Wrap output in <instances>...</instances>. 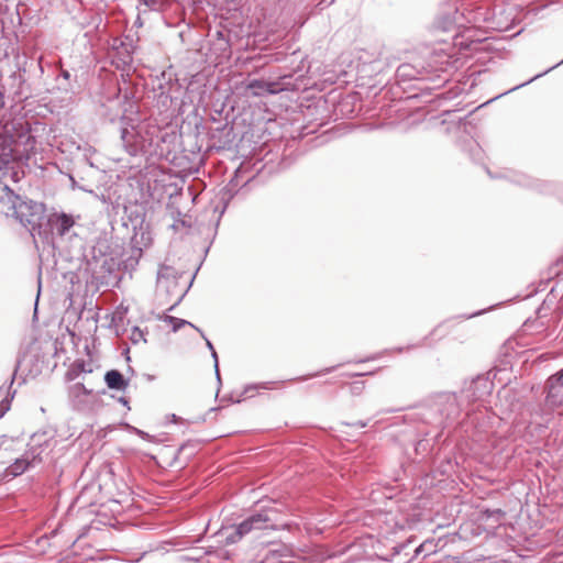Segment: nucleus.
<instances>
[{"mask_svg": "<svg viewBox=\"0 0 563 563\" xmlns=\"http://www.w3.org/2000/svg\"><path fill=\"white\" fill-rule=\"evenodd\" d=\"M247 89L252 91L254 97H261L265 93L274 95L280 89L276 82H267L264 80L254 79L247 84Z\"/></svg>", "mask_w": 563, "mask_h": 563, "instance_id": "7", "label": "nucleus"}, {"mask_svg": "<svg viewBox=\"0 0 563 563\" xmlns=\"http://www.w3.org/2000/svg\"><path fill=\"white\" fill-rule=\"evenodd\" d=\"M12 136L0 133V170L7 168L13 158Z\"/></svg>", "mask_w": 563, "mask_h": 563, "instance_id": "6", "label": "nucleus"}, {"mask_svg": "<svg viewBox=\"0 0 563 563\" xmlns=\"http://www.w3.org/2000/svg\"><path fill=\"white\" fill-rule=\"evenodd\" d=\"M558 383L563 384V369L560 373H558L556 375H553L549 378V384L551 387H553Z\"/></svg>", "mask_w": 563, "mask_h": 563, "instance_id": "14", "label": "nucleus"}, {"mask_svg": "<svg viewBox=\"0 0 563 563\" xmlns=\"http://www.w3.org/2000/svg\"><path fill=\"white\" fill-rule=\"evenodd\" d=\"M90 394H92V389L87 388L82 383H77L70 387V395L73 397Z\"/></svg>", "mask_w": 563, "mask_h": 563, "instance_id": "13", "label": "nucleus"}, {"mask_svg": "<svg viewBox=\"0 0 563 563\" xmlns=\"http://www.w3.org/2000/svg\"><path fill=\"white\" fill-rule=\"evenodd\" d=\"M206 343H207L208 349H209L211 352H212V351H214L212 343H211L208 339H206Z\"/></svg>", "mask_w": 563, "mask_h": 563, "instance_id": "19", "label": "nucleus"}, {"mask_svg": "<svg viewBox=\"0 0 563 563\" xmlns=\"http://www.w3.org/2000/svg\"><path fill=\"white\" fill-rule=\"evenodd\" d=\"M47 224L51 227V232H47L48 235L53 233V230H56L59 236H64L74 227L75 220L67 213L55 212L48 216Z\"/></svg>", "mask_w": 563, "mask_h": 563, "instance_id": "5", "label": "nucleus"}, {"mask_svg": "<svg viewBox=\"0 0 563 563\" xmlns=\"http://www.w3.org/2000/svg\"><path fill=\"white\" fill-rule=\"evenodd\" d=\"M92 364L90 362L85 361H76L73 363L70 368L67 372V377L69 380H75L82 373H91Z\"/></svg>", "mask_w": 563, "mask_h": 563, "instance_id": "10", "label": "nucleus"}, {"mask_svg": "<svg viewBox=\"0 0 563 563\" xmlns=\"http://www.w3.org/2000/svg\"><path fill=\"white\" fill-rule=\"evenodd\" d=\"M273 528V523L267 514H255L243 520L235 530L227 537L229 543H235L241 540L245 534L253 530H263Z\"/></svg>", "mask_w": 563, "mask_h": 563, "instance_id": "3", "label": "nucleus"}, {"mask_svg": "<svg viewBox=\"0 0 563 563\" xmlns=\"http://www.w3.org/2000/svg\"><path fill=\"white\" fill-rule=\"evenodd\" d=\"M357 424H358L361 428L366 427V422H358Z\"/></svg>", "mask_w": 563, "mask_h": 563, "instance_id": "23", "label": "nucleus"}, {"mask_svg": "<svg viewBox=\"0 0 563 563\" xmlns=\"http://www.w3.org/2000/svg\"><path fill=\"white\" fill-rule=\"evenodd\" d=\"M5 106V97H4V89L0 86V112L3 110Z\"/></svg>", "mask_w": 563, "mask_h": 563, "instance_id": "16", "label": "nucleus"}, {"mask_svg": "<svg viewBox=\"0 0 563 563\" xmlns=\"http://www.w3.org/2000/svg\"><path fill=\"white\" fill-rule=\"evenodd\" d=\"M560 64H562V63L560 62L559 64L551 66V67H550V70H553V69H554V68H556V66H559Z\"/></svg>", "mask_w": 563, "mask_h": 563, "instance_id": "25", "label": "nucleus"}, {"mask_svg": "<svg viewBox=\"0 0 563 563\" xmlns=\"http://www.w3.org/2000/svg\"><path fill=\"white\" fill-rule=\"evenodd\" d=\"M541 75H536V77H532V79H529L528 82H532V80H536V78H539Z\"/></svg>", "mask_w": 563, "mask_h": 563, "instance_id": "21", "label": "nucleus"}, {"mask_svg": "<svg viewBox=\"0 0 563 563\" xmlns=\"http://www.w3.org/2000/svg\"><path fill=\"white\" fill-rule=\"evenodd\" d=\"M129 339L133 344L145 343V333L139 327H133L129 334Z\"/></svg>", "mask_w": 563, "mask_h": 563, "instance_id": "12", "label": "nucleus"}, {"mask_svg": "<svg viewBox=\"0 0 563 563\" xmlns=\"http://www.w3.org/2000/svg\"><path fill=\"white\" fill-rule=\"evenodd\" d=\"M211 354H212V358L214 360L216 374H217L218 379L220 380L219 364H218V355H217V352H216V351H212V352H211Z\"/></svg>", "mask_w": 563, "mask_h": 563, "instance_id": "15", "label": "nucleus"}, {"mask_svg": "<svg viewBox=\"0 0 563 563\" xmlns=\"http://www.w3.org/2000/svg\"><path fill=\"white\" fill-rule=\"evenodd\" d=\"M8 202L11 203L14 218L31 233L32 236L38 235L48 239L46 230H42L41 221L44 218L45 206L33 200H23L15 195L8 186L2 188Z\"/></svg>", "mask_w": 563, "mask_h": 563, "instance_id": "1", "label": "nucleus"}, {"mask_svg": "<svg viewBox=\"0 0 563 563\" xmlns=\"http://www.w3.org/2000/svg\"><path fill=\"white\" fill-rule=\"evenodd\" d=\"M104 380L110 389L124 390L128 387V382L124 379L123 375L117 369H111L107 372L104 375Z\"/></svg>", "mask_w": 563, "mask_h": 563, "instance_id": "8", "label": "nucleus"}, {"mask_svg": "<svg viewBox=\"0 0 563 563\" xmlns=\"http://www.w3.org/2000/svg\"><path fill=\"white\" fill-rule=\"evenodd\" d=\"M62 76H63L65 79H69L70 74H69V71H68V70H63V71H62Z\"/></svg>", "mask_w": 563, "mask_h": 563, "instance_id": "18", "label": "nucleus"}, {"mask_svg": "<svg viewBox=\"0 0 563 563\" xmlns=\"http://www.w3.org/2000/svg\"><path fill=\"white\" fill-rule=\"evenodd\" d=\"M561 63H563V60Z\"/></svg>", "mask_w": 563, "mask_h": 563, "instance_id": "27", "label": "nucleus"}, {"mask_svg": "<svg viewBox=\"0 0 563 563\" xmlns=\"http://www.w3.org/2000/svg\"><path fill=\"white\" fill-rule=\"evenodd\" d=\"M541 75H536V77H532V79H529L528 82H532V80H536V78H539Z\"/></svg>", "mask_w": 563, "mask_h": 563, "instance_id": "22", "label": "nucleus"}, {"mask_svg": "<svg viewBox=\"0 0 563 563\" xmlns=\"http://www.w3.org/2000/svg\"><path fill=\"white\" fill-rule=\"evenodd\" d=\"M560 64H562V63L560 62L559 64L551 66V67H550V70H553V69H554V68H556V66H559Z\"/></svg>", "mask_w": 563, "mask_h": 563, "instance_id": "24", "label": "nucleus"}, {"mask_svg": "<svg viewBox=\"0 0 563 563\" xmlns=\"http://www.w3.org/2000/svg\"><path fill=\"white\" fill-rule=\"evenodd\" d=\"M157 128L148 122L134 124L131 120H123L121 140L125 151L135 156L151 152Z\"/></svg>", "mask_w": 563, "mask_h": 563, "instance_id": "2", "label": "nucleus"}, {"mask_svg": "<svg viewBox=\"0 0 563 563\" xmlns=\"http://www.w3.org/2000/svg\"><path fill=\"white\" fill-rule=\"evenodd\" d=\"M560 64H562V63L560 62L559 64L551 66V67H550V70H553V69H554V68H556V66H559Z\"/></svg>", "mask_w": 563, "mask_h": 563, "instance_id": "26", "label": "nucleus"}, {"mask_svg": "<svg viewBox=\"0 0 563 563\" xmlns=\"http://www.w3.org/2000/svg\"><path fill=\"white\" fill-rule=\"evenodd\" d=\"M135 432H136L140 437H142L143 439H148V438H150V435H148L146 432L142 431V430L135 429Z\"/></svg>", "mask_w": 563, "mask_h": 563, "instance_id": "17", "label": "nucleus"}, {"mask_svg": "<svg viewBox=\"0 0 563 563\" xmlns=\"http://www.w3.org/2000/svg\"><path fill=\"white\" fill-rule=\"evenodd\" d=\"M33 467L29 459L25 454L22 457L16 459L11 465H9L5 470V476L16 477L23 474L26 470Z\"/></svg>", "mask_w": 563, "mask_h": 563, "instance_id": "9", "label": "nucleus"}, {"mask_svg": "<svg viewBox=\"0 0 563 563\" xmlns=\"http://www.w3.org/2000/svg\"><path fill=\"white\" fill-rule=\"evenodd\" d=\"M541 75H536V77H532V79H529L528 82H532V80H536V78H539Z\"/></svg>", "mask_w": 563, "mask_h": 563, "instance_id": "20", "label": "nucleus"}, {"mask_svg": "<svg viewBox=\"0 0 563 563\" xmlns=\"http://www.w3.org/2000/svg\"><path fill=\"white\" fill-rule=\"evenodd\" d=\"M55 441L47 439L44 434H34L29 443V449L25 451V455L33 465H37L43 462L45 457L51 453Z\"/></svg>", "mask_w": 563, "mask_h": 563, "instance_id": "4", "label": "nucleus"}, {"mask_svg": "<svg viewBox=\"0 0 563 563\" xmlns=\"http://www.w3.org/2000/svg\"><path fill=\"white\" fill-rule=\"evenodd\" d=\"M164 321L172 325V330L174 332L178 331L180 328H183L185 325H189V327L196 329L197 331H199L201 333V335L203 336V333L200 331V329H198L197 327H195L192 323H190L187 320H184V319H180V318H176V317H173V316H165L164 317Z\"/></svg>", "mask_w": 563, "mask_h": 563, "instance_id": "11", "label": "nucleus"}]
</instances>
